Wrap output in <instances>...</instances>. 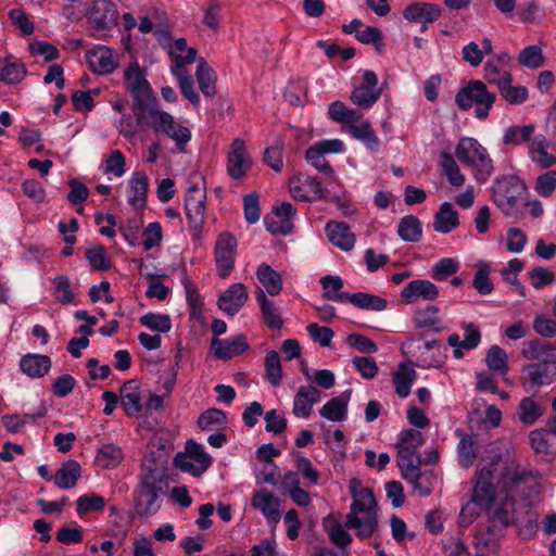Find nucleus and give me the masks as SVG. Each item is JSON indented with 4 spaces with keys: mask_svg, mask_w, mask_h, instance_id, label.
I'll list each match as a JSON object with an SVG mask.
<instances>
[{
    "mask_svg": "<svg viewBox=\"0 0 556 556\" xmlns=\"http://www.w3.org/2000/svg\"><path fill=\"white\" fill-rule=\"evenodd\" d=\"M528 472L513 459H497L476 472L472 501L486 507L488 521L506 529L514 522L515 486L526 480Z\"/></svg>",
    "mask_w": 556,
    "mask_h": 556,
    "instance_id": "nucleus-1",
    "label": "nucleus"
},
{
    "mask_svg": "<svg viewBox=\"0 0 556 556\" xmlns=\"http://www.w3.org/2000/svg\"><path fill=\"white\" fill-rule=\"evenodd\" d=\"M119 135L127 139L135 138L139 132L152 129L155 134H164L182 148L191 138L190 130L178 124L174 117L161 110L157 104L132 102L131 113L123 114L116 124Z\"/></svg>",
    "mask_w": 556,
    "mask_h": 556,
    "instance_id": "nucleus-2",
    "label": "nucleus"
},
{
    "mask_svg": "<svg viewBox=\"0 0 556 556\" xmlns=\"http://www.w3.org/2000/svg\"><path fill=\"white\" fill-rule=\"evenodd\" d=\"M168 489L167 460L161 455L150 453L141 463L138 484L134 490L136 514L140 518L155 515Z\"/></svg>",
    "mask_w": 556,
    "mask_h": 556,
    "instance_id": "nucleus-3",
    "label": "nucleus"
},
{
    "mask_svg": "<svg viewBox=\"0 0 556 556\" xmlns=\"http://www.w3.org/2000/svg\"><path fill=\"white\" fill-rule=\"evenodd\" d=\"M350 493L353 497L351 510L346 515L345 526L355 529L361 539L370 538L378 527L376 498L368 488H362L359 480H350Z\"/></svg>",
    "mask_w": 556,
    "mask_h": 556,
    "instance_id": "nucleus-4",
    "label": "nucleus"
},
{
    "mask_svg": "<svg viewBox=\"0 0 556 556\" xmlns=\"http://www.w3.org/2000/svg\"><path fill=\"white\" fill-rule=\"evenodd\" d=\"M495 100V93L490 92L485 84L478 79L468 81L455 96V103L463 111H468L476 105L475 116L479 119L488 117Z\"/></svg>",
    "mask_w": 556,
    "mask_h": 556,
    "instance_id": "nucleus-5",
    "label": "nucleus"
},
{
    "mask_svg": "<svg viewBox=\"0 0 556 556\" xmlns=\"http://www.w3.org/2000/svg\"><path fill=\"white\" fill-rule=\"evenodd\" d=\"M456 156L462 163L469 165L476 179L480 182L493 173V162L484 147L473 138H462L456 147Z\"/></svg>",
    "mask_w": 556,
    "mask_h": 556,
    "instance_id": "nucleus-6",
    "label": "nucleus"
},
{
    "mask_svg": "<svg viewBox=\"0 0 556 556\" xmlns=\"http://www.w3.org/2000/svg\"><path fill=\"white\" fill-rule=\"evenodd\" d=\"M206 187L204 177L192 173L188 177V189L185 198V212L194 232L200 231L205 220Z\"/></svg>",
    "mask_w": 556,
    "mask_h": 556,
    "instance_id": "nucleus-7",
    "label": "nucleus"
},
{
    "mask_svg": "<svg viewBox=\"0 0 556 556\" xmlns=\"http://www.w3.org/2000/svg\"><path fill=\"white\" fill-rule=\"evenodd\" d=\"M525 184L515 175H506L495 179L492 187L494 204L506 215L516 216L517 202L525 192Z\"/></svg>",
    "mask_w": 556,
    "mask_h": 556,
    "instance_id": "nucleus-8",
    "label": "nucleus"
},
{
    "mask_svg": "<svg viewBox=\"0 0 556 556\" xmlns=\"http://www.w3.org/2000/svg\"><path fill=\"white\" fill-rule=\"evenodd\" d=\"M174 463L182 472L200 477L211 467L212 457L204 451L201 444L193 440H188L185 453L177 454Z\"/></svg>",
    "mask_w": 556,
    "mask_h": 556,
    "instance_id": "nucleus-9",
    "label": "nucleus"
},
{
    "mask_svg": "<svg viewBox=\"0 0 556 556\" xmlns=\"http://www.w3.org/2000/svg\"><path fill=\"white\" fill-rule=\"evenodd\" d=\"M237 239L230 232H222L215 242L214 258L217 274L222 279L227 278L235 267Z\"/></svg>",
    "mask_w": 556,
    "mask_h": 556,
    "instance_id": "nucleus-10",
    "label": "nucleus"
},
{
    "mask_svg": "<svg viewBox=\"0 0 556 556\" xmlns=\"http://www.w3.org/2000/svg\"><path fill=\"white\" fill-rule=\"evenodd\" d=\"M195 55V49L188 50L187 55H176L173 51L170 52V59L173 61L172 73L178 79L180 91L194 106H198L200 103V98L194 91L191 76L185 68L186 64H191L194 62Z\"/></svg>",
    "mask_w": 556,
    "mask_h": 556,
    "instance_id": "nucleus-11",
    "label": "nucleus"
},
{
    "mask_svg": "<svg viewBox=\"0 0 556 556\" xmlns=\"http://www.w3.org/2000/svg\"><path fill=\"white\" fill-rule=\"evenodd\" d=\"M124 76L127 90L132 97V102L157 104L152 88L137 63L130 64L125 70Z\"/></svg>",
    "mask_w": 556,
    "mask_h": 556,
    "instance_id": "nucleus-12",
    "label": "nucleus"
},
{
    "mask_svg": "<svg viewBox=\"0 0 556 556\" xmlns=\"http://www.w3.org/2000/svg\"><path fill=\"white\" fill-rule=\"evenodd\" d=\"M422 443L424 435L417 429H406L401 433L396 444L399 468L422 463L420 455L417 454V450Z\"/></svg>",
    "mask_w": 556,
    "mask_h": 556,
    "instance_id": "nucleus-13",
    "label": "nucleus"
},
{
    "mask_svg": "<svg viewBox=\"0 0 556 556\" xmlns=\"http://www.w3.org/2000/svg\"><path fill=\"white\" fill-rule=\"evenodd\" d=\"M381 93L376 73L366 70L363 74V84L351 92L350 99L358 108L369 109L379 100Z\"/></svg>",
    "mask_w": 556,
    "mask_h": 556,
    "instance_id": "nucleus-14",
    "label": "nucleus"
},
{
    "mask_svg": "<svg viewBox=\"0 0 556 556\" xmlns=\"http://www.w3.org/2000/svg\"><path fill=\"white\" fill-rule=\"evenodd\" d=\"M252 167L245 142L237 138L230 144L227 157V173L232 179H241Z\"/></svg>",
    "mask_w": 556,
    "mask_h": 556,
    "instance_id": "nucleus-15",
    "label": "nucleus"
},
{
    "mask_svg": "<svg viewBox=\"0 0 556 556\" xmlns=\"http://www.w3.org/2000/svg\"><path fill=\"white\" fill-rule=\"evenodd\" d=\"M251 506L260 511L270 525H277L281 519V501L267 489H261L252 495Z\"/></svg>",
    "mask_w": 556,
    "mask_h": 556,
    "instance_id": "nucleus-16",
    "label": "nucleus"
},
{
    "mask_svg": "<svg viewBox=\"0 0 556 556\" xmlns=\"http://www.w3.org/2000/svg\"><path fill=\"white\" fill-rule=\"evenodd\" d=\"M117 9L111 0H93L87 12L88 21L97 30L110 29L117 23Z\"/></svg>",
    "mask_w": 556,
    "mask_h": 556,
    "instance_id": "nucleus-17",
    "label": "nucleus"
},
{
    "mask_svg": "<svg viewBox=\"0 0 556 556\" xmlns=\"http://www.w3.org/2000/svg\"><path fill=\"white\" fill-rule=\"evenodd\" d=\"M421 464L407 465L400 468L402 476L412 485L414 492L419 496H428L437 482V478L432 470H420Z\"/></svg>",
    "mask_w": 556,
    "mask_h": 556,
    "instance_id": "nucleus-18",
    "label": "nucleus"
},
{
    "mask_svg": "<svg viewBox=\"0 0 556 556\" xmlns=\"http://www.w3.org/2000/svg\"><path fill=\"white\" fill-rule=\"evenodd\" d=\"M521 380L523 386L540 387L556 380V365L552 362H536L523 366Z\"/></svg>",
    "mask_w": 556,
    "mask_h": 556,
    "instance_id": "nucleus-19",
    "label": "nucleus"
},
{
    "mask_svg": "<svg viewBox=\"0 0 556 556\" xmlns=\"http://www.w3.org/2000/svg\"><path fill=\"white\" fill-rule=\"evenodd\" d=\"M292 204L283 202L275 207L273 212L264 217L266 229L273 235H288L293 228L292 217L294 216Z\"/></svg>",
    "mask_w": 556,
    "mask_h": 556,
    "instance_id": "nucleus-20",
    "label": "nucleus"
},
{
    "mask_svg": "<svg viewBox=\"0 0 556 556\" xmlns=\"http://www.w3.org/2000/svg\"><path fill=\"white\" fill-rule=\"evenodd\" d=\"M291 193L298 201L315 202L324 198V189L316 177L299 175L291 180Z\"/></svg>",
    "mask_w": 556,
    "mask_h": 556,
    "instance_id": "nucleus-21",
    "label": "nucleus"
},
{
    "mask_svg": "<svg viewBox=\"0 0 556 556\" xmlns=\"http://www.w3.org/2000/svg\"><path fill=\"white\" fill-rule=\"evenodd\" d=\"M439 295V288L427 279H416L408 282L401 291V298L406 304H414L420 299L433 301Z\"/></svg>",
    "mask_w": 556,
    "mask_h": 556,
    "instance_id": "nucleus-22",
    "label": "nucleus"
},
{
    "mask_svg": "<svg viewBox=\"0 0 556 556\" xmlns=\"http://www.w3.org/2000/svg\"><path fill=\"white\" fill-rule=\"evenodd\" d=\"M86 61L90 68L100 75L112 73L117 66V55L105 46H97L86 53Z\"/></svg>",
    "mask_w": 556,
    "mask_h": 556,
    "instance_id": "nucleus-23",
    "label": "nucleus"
},
{
    "mask_svg": "<svg viewBox=\"0 0 556 556\" xmlns=\"http://www.w3.org/2000/svg\"><path fill=\"white\" fill-rule=\"evenodd\" d=\"M504 528L501 526L488 523L486 527L481 528L475 535V544L480 556H486L494 553L504 535Z\"/></svg>",
    "mask_w": 556,
    "mask_h": 556,
    "instance_id": "nucleus-24",
    "label": "nucleus"
},
{
    "mask_svg": "<svg viewBox=\"0 0 556 556\" xmlns=\"http://www.w3.org/2000/svg\"><path fill=\"white\" fill-rule=\"evenodd\" d=\"M249 294L243 283H232L218 299V307L233 316L248 301Z\"/></svg>",
    "mask_w": 556,
    "mask_h": 556,
    "instance_id": "nucleus-25",
    "label": "nucleus"
},
{
    "mask_svg": "<svg viewBox=\"0 0 556 556\" xmlns=\"http://www.w3.org/2000/svg\"><path fill=\"white\" fill-rule=\"evenodd\" d=\"M211 349L218 359H231L235 356L242 354L249 349L245 337L238 334L231 339L219 340L213 338L211 342Z\"/></svg>",
    "mask_w": 556,
    "mask_h": 556,
    "instance_id": "nucleus-26",
    "label": "nucleus"
},
{
    "mask_svg": "<svg viewBox=\"0 0 556 556\" xmlns=\"http://www.w3.org/2000/svg\"><path fill=\"white\" fill-rule=\"evenodd\" d=\"M320 399L321 392L317 388L311 384L300 387L293 399V415L300 418H307L312 413L314 404L318 403Z\"/></svg>",
    "mask_w": 556,
    "mask_h": 556,
    "instance_id": "nucleus-27",
    "label": "nucleus"
},
{
    "mask_svg": "<svg viewBox=\"0 0 556 556\" xmlns=\"http://www.w3.org/2000/svg\"><path fill=\"white\" fill-rule=\"evenodd\" d=\"M325 231L328 240L340 250L348 252L354 248L355 235L348 224L330 220L326 224Z\"/></svg>",
    "mask_w": 556,
    "mask_h": 556,
    "instance_id": "nucleus-28",
    "label": "nucleus"
},
{
    "mask_svg": "<svg viewBox=\"0 0 556 556\" xmlns=\"http://www.w3.org/2000/svg\"><path fill=\"white\" fill-rule=\"evenodd\" d=\"M441 8L429 2H415L407 5L403 12L404 17L414 23H433L441 16Z\"/></svg>",
    "mask_w": 556,
    "mask_h": 556,
    "instance_id": "nucleus-29",
    "label": "nucleus"
},
{
    "mask_svg": "<svg viewBox=\"0 0 556 556\" xmlns=\"http://www.w3.org/2000/svg\"><path fill=\"white\" fill-rule=\"evenodd\" d=\"M339 303H351L357 308L366 311L382 312L388 306V301L378 295L367 292H356L351 295L340 296Z\"/></svg>",
    "mask_w": 556,
    "mask_h": 556,
    "instance_id": "nucleus-30",
    "label": "nucleus"
},
{
    "mask_svg": "<svg viewBox=\"0 0 556 556\" xmlns=\"http://www.w3.org/2000/svg\"><path fill=\"white\" fill-rule=\"evenodd\" d=\"M121 402L127 416H138L142 409L139 384L136 380L126 381L121 388Z\"/></svg>",
    "mask_w": 556,
    "mask_h": 556,
    "instance_id": "nucleus-31",
    "label": "nucleus"
},
{
    "mask_svg": "<svg viewBox=\"0 0 556 556\" xmlns=\"http://www.w3.org/2000/svg\"><path fill=\"white\" fill-rule=\"evenodd\" d=\"M149 178L142 172L132 174L129 180L128 202L137 210L146 206L148 193Z\"/></svg>",
    "mask_w": 556,
    "mask_h": 556,
    "instance_id": "nucleus-32",
    "label": "nucleus"
},
{
    "mask_svg": "<svg viewBox=\"0 0 556 556\" xmlns=\"http://www.w3.org/2000/svg\"><path fill=\"white\" fill-rule=\"evenodd\" d=\"M21 370L30 378H41L51 368V359L42 354H27L20 361Z\"/></svg>",
    "mask_w": 556,
    "mask_h": 556,
    "instance_id": "nucleus-33",
    "label": "nucleus"
},
{
    "mask_svg": "<svg viewBox=\"0 0 556 556\" xmlns=\"http://www.w3.org/2000/svg\"><path fill=\"white\" fill-rule=\"evenodd\" d=\"M458 213L450 202H443L434 215L433 228L441 233H448L458 227Z\"/></svg>",
    "mask_w": 556,
    "mask_h": 556,
    "instance_id": "nucleus-34",
    "label": "nucleus"
},
{
    "mask_svg": "<svg viewBox=\"0 0 556 556\" xmlns=\"http://www.w3.org/2000/svg\"><path fill=\"white\" fill-rule=\"evenodd\" d=\"M548 147L549 143L543 135L534 137L530 144L529 155L542 168H549L556 164V156L547 152Z\"/></svg>",
    "mask_w": 556,
    "mask_h": 556,
    "instance_id": "nucleus-35",
    "label": "nucleus"
},
{
    "mask_svg": "<svg viewBox=\"0 0 556 556\" xmlns=\"http://www.w3.org/2000/svg\"><path fill=\"white\" fill-rule=\"evenodd\" d=\"M80 478V465L77 460L65 462L53 477L54 484L60 489H72Z\"/></svg>",
    "mask_w": 556,
    "mask_h": 556,
    "instance_id": "nucleus-36",
    "label": "nucleus"
},
{
    "mask_svg": "<svg viewBox=\"0 0 556 556\" xmlns=\"http://www.w3.org/2000/svg\"><path fill=\"white\" fill-rule=\"evenodd\" d=\"M350 392L329 400L319 410L321 417L327 420L339 422L346 418Z\"/></svg>",
    "mask_w": 556,
    "mask_h": 556,
    "instance_id": "nucleus-37",
    "label": "nucleus"
},
{
    "mask_svg": "<svg viewBox=\"0 0 556 556\" xmlns=\"http://www.w3.org/2000/svg\"><path fill=\"white\" fill-rule=\"evenodd\" d=\"M439 307L428 305L424 309H417L414 313L413 321L416 328H427L433 332H441L445 329L442 320L438 317Z\"/></svg>",
    "mask_w": 556,
    "mask_h": 556,
    "instance_id": "nucleus-38",
    "label": "nucleus"
},
{
    "mask_svg": "<svg viewBox=\"0 0 556 556\" xmlns=\"http://www.w3.org/2000/svg\"><path fill=\"white\" fill-rule=\"evenodd\" d=\"M124 458L123 450L113 443H106L99 447L94 464L102 469H113L117 467Z\"/></svg>",
    "mask_w": 556,
    "mask_h": 556,
    "instance_id": "nucleus-39",
    "label": "nucleus"
},
{
    "mask_svg": "<svg viewBox=\"0 0 556 556\" xmlns=\"http://www.w3.org/2000/svg\"><path fill=\"white\" fill-rule=\"evenodd\" d=\"M415 379L416 370L406 363H401L392 377L396 394L402 399L407 397Z\"/></svg>",
    "mask_w": 556,
    "mask_h": 556,
    "instance_id": "nucleus-40",
    "label": "nucleus"
},
{
    "mask_svg": "<svg viewBox=\"0 0 556 556\" xmlns=\"http://www.w3.org/2000/svg\"><path fill=\"white\" fill-rule=\"evenodd\" d=\"M256 301L260 304L265 324L270 329H280L283 325L280 311L274 302L266 298L264 291L261 289L256 292Z\"/></svg>",
    "mask_w": 556,
    "mask_h": 556,
    "instance_id": "nucleus-41",
    "label": "nucleus"
},
{
    "mask_svg": "<svg viewBox=\"0 0 556 556\" xmlns=\"http://www.w3.org/2000/svg\"><path fill=\"white\" fill-rule=\"evenodd\" d=\"M511 81V74L504 71V79L500 83L498 91L509 104H521L528 98V90L523 86H513Z\"/></svg>",
    "mask_w": 556,
    "mask_h": 556,
    "instance_id": "nucleus-42",
    "label": "nucleus"
},
{
    "mask_svg": "<svg viewBox=\"0 0 556 556\" xmlns=\"http://www.w3.org/2000/svg\"><path fill=\"white\" fill-rule=\"evenodd\" d=\"M256 276L262 286L269 295L275 296L282 289V279L278 271L274 270L269 265L263 263L257 267Z\"/></svg>",
    "mask_w": 556,
    "mask_h": 556,
    "instance_id": "nucleus-43",
    "label": "nucleus"
},
{
    "mask_svg": "<svg viewBox=\"0 0 556 556\" xmlns=\"http://www.w3.org/2000/svg\"><path fill=\"white\" fill-rule=\"evenodd\" d=\"M544 413L543 407L532 397H523L517 406L518 419L527 426L533 425Z\"/></svg>",
    "mask_w": 556,
    "mask_h": 556,
    "instance_id": "nucleus-44",
    "label": "nucleus"
},
{
    "mask_svg": "<svg viewBox=\"0 0 556 556\" xmlns=\"http://www.w3.org/2000/svg\"><path fill=\"white\" fill-rule=\"evenodd\" d=\"M397 235L403 241L418 242L422 236L420 220L414 215L404 216L399 223Z\"/></svg>",
    "mask_w": 556,
    "mask_h": 556,
    "instance_id": "nucleus-45",
    "label": "nucleus"
},
{
    "mask_svg": "<svg viewBox=\"0 0 556 556\" xmlns=\"http://www.w3.org/2000/svg\"><path fill=\"white\" fill-rule=\"evenodd\" d=\"M351 136L362 141L371 151H378L380 147V140L376 135L375 130L368 122H364L359 125H351L349 127Z\"/></svg>",
    "mask_w": 556,
    "mask_h": 556,
    "instance_id": "nucleus-46",
    "label": "nucleus"
},
{
    "mask_svg": "<svg viewBox=\"0 0 556 556\" xmlns=\"http://www.w3.org/2000/svg\"><path fill=\"white\" fill-rule=\"evenodd\" d=\"M195 76L199 88L204 96L212 97L216 93L214 71L203 59L198 63Z\"/></svg>",
    "mask_w": 556,
    "mask_h": 556,
    "instance_id": "nucleus-47",
    "label": "nucleus"
},
{
    "mask_svg": "<svg viewBox=\"0 0 556 556\" xmlns=\"http://www.w3.org/2000/svg\"><path fill=\"white\" fill-rule=\"evenodd\" d=\"M534 125H513L509 126L503 136V143L506 146H520L528 142L534 134Z\"/></svg>",
    "mask_w": 556,
    "mask_h": 556,
    "instance_id": "nucleus-48",
    "label": "nucleus"
},
{
    "mask_svg": "<svg viewBox=\"0 0 556 556\" xmlns=\"http://www.w3.org/2000/svg\"><path fill=\"white\" fill-rule=\"evenodd\" d=\"M53 295L63 305L76 304V293L71 287L67 276L59 275L53 278Z\"/></svg>",
    "mask_w": 556,
    "mask_h": 556,
    "instance_id": "nucleus-49",
    "label": "nucleus"
},
{
    "mask_svg": "<svg viewBox=\"0 0 556 556\" xmlns=\"http://www.w3.org/2000/svg\"><path fill=\"white\" fill-rule=\"evenodd\" d=\"M551 351H553L552 343H545L540 340H533L526 343L522 355L527 359L538 362H552Z\"/></svg>",
    "mask_w": 556,
    "mask_h": 556,
    "instance_id": "nucleus-50",
    "label": "nucleus"
},
{
    "mask_svg": "<svg viewBox=\"0 0 556 556\" xmlns=\"http://www.w3.org/2000/svg\"><path fill=\"white\" fill-rule=\"evenodd\" d=\"M328 115L332 121L342 124H353L362 117L361 113L353 109H348L341 101H334L329 105Z\"/></svg>",
    "mask_w": 556,
    "mask_h": 556,
    "instance_id": "nucleus-51",
    "label": "nucleus"
},
{
    "mask_svg": "<svg viewBox=\"0 0 556 556\" xmlns=\"http://www.w3.org/2000/svg\"><path fill=\"white\" fill-rule=\"evenodd\" d=\"M485 364L492 371L506 375L508 371V357L506 352L498 345H492L485 356Z\"/></svg>",
    "mask_w": 556,
    "mask_h": 556,
    "instance_id": "nucleus-52",
    "label": "nucleus"
},
{
    "mask_svg": "<svg viewBox=\"0 0 556 556\" xmlns=\"http://www.w3.org/2000/svg\"><path fill=\"white\" fill-rule=\"evenodd\" d=\"M458 462L462 467H470L477 458V448L471 435L462 434L457 445Z\"/></svg>",
    "mask_w": 556,
    "mask_h": 556,
    "instance_id": "nucleus-53",
    "label": "nucleus"
},
{
    "mask_svg": "<svg viewBox=\"0 0 556 556\" xmlns=\"http://www.w3.org/2000/svg\"><path fill=\"white\" fill-rule=\"evenodd\" d=\"M266 378L273 387H278L282 379V367L278 352L269 351L265 356Z\"/></svg>",
    "mask_w": 556,
    "mask_h": 556,
    "instance_id": "nucleus-54",
    "label": "nucleus"
},
{
    "mask_svg": "<svg viewBox=\"0 0 556 556\" xmlns=\"http://www.w3.org/2000/svg\"><path fill=\"white\" fill-rule=\"evenodd\" d=\"M226 422V414L217 408H210L202 413L198 418L199 428L206 431H213L219 427H224Z\"/></svg>",
    "mask_w": 556,
    "mask_h": 556,
    "instance_id": "nucleus-55",
    "label": "nucleus"
},
{
    "mask_svg": "<svg viewBox=\"0 0 556 556\" xmlns=\"http://www.w3.org/2000/svg\"><path fill=\"white\" fill-rule=\"evenodd\" d=\"M320 285L324 289L323 298L328 301L339 303V298L343 295H351L352 293L342 292L343 280L339 276H324L320 278Z\"/></svg>",
    "mask_w": 556,
    "mask_h": 556,
    "instance_id": "nucleus-56",
    "label": "nucleus"
},
{
    "mask_svg": "<svg viewBox=\"0 0 556 556\" xmlns=\"http://www.w3.org/2000/svg\"><path fill=\"white\" fill-rule=\"evenodd\" d=\"M86 258L93 270L106 271L111 267V261L102 245H96L87 249Z\"/></svg>",
    "mask_w": 556,
    "mask_h": 556,
    "instance_id": "nucleus-57",
    "label": "nucleus"
},
{
    "mask_svg": "<svg viewBox=\"0 0 556 556\" xmlns=\"http://www.w3.org/2000/svg\"><path fill=\"white\" fill-rule=\"evenodd\" d=\"M139 320L142 326L153 331L168 332L172 328L170 317L166 314L147 313Z\"/></svg>",
    "mask_w": 556,
    "mask_h": 556,
    "instance_id": "nucleus-58",
    "label": "nucleus"
},
{
    "mask_svg": "<svg viewBox=\"0 0 556 556\" xmlns=\"http://www.w3.org/2000/svg\"><path fill=\"white\" fill-rule=\"evenodd\" d=\"M489 275V265L485 262H480L472 281V286L479 294L486 295L493 291V283L490 280Z\"/></svg>",
    "mask_w": 556,
    "mask_h": 556,
    "instance_id": "nucleus-59",
    "label": "nucleus"
},
{
    "mask_svg": "<svg viewBox=\"0 0 556 556\" xmlns=\"http://www.w3.org/2000/svg\"><path fill=\"white\" fill-rule=\"evenodd\" d=\"M442 167L443 172L447 177L448 182L454 187H460L464 185L465 177L460 173L459 167L450 153L442 154Z\"/></svg>",
    "mask_w": 556,
    "mask_h": 556,
    "instance_id": "nucleus-60",
    "label": "nucleus"
},
{
    "mask_svg": "<svg viewBox=\"0 0 556 556\" xmlns=\"http://www.w3.org/2000/svg\"><path fill=\"white\" fill-rule=\"evenodd\" d=\"M535 192L542 198H549L556 190V170L552 169L539 175L534 184Z\"/></svg>",
    "mask_w": 556,
    "mask_h": 556,
    "instance_id": "nucleus-61",
    "label": "nucleus"
},
{
    "mask_svg": "<svg viewBox=\"0 0 556 556\" xmlns=\"http://www.w3.org/2000/svg\"><path fill=\"white\" fill-rule=\"evenodd\" d=\"M305 159L318 172L324 173L329 177L333 176L332 167L325 159V154L320 150H318L317 147H309L305 152Z\"/></svg>",
    "mask_w": 556,
    "mask_h": 556,
    "instance_id": "nucleus-62",
    "label": "nucleus"
},
{
    "mask_svg": "<svg viewBox=\"0 0 556 556\" xmlns=\"http://www.w3.org/2000/svg\"><path fill=\"white\" fill-rule=\"evenodd\" d=\"M518 62L529 68H538L544 64L542 50L538 46L526 47L518 56Z\"/></svg>",
    "mask_w": 556,
    "mask_h": 556,
    "instance_id": "nucleus-63",
    "label": "nucleus"
},
{
    "mask_svg": "<svg viewBox=\"0 0 556 556\" xmlns=\"http://www.w3.org/2000/svg\"><path fill=\"white\" fill-rule=\"evenodd\" d=\"M458 267L456 260L451 257L442 258L432 266L431 277L438 281L445 280L447 277L456 274Z\"/></svg>",
    "mask_w": 556,
    "mask_h": 556,
    "instance_id": "nucleus-64",
    "label": "nucleus"
}]
</instances>
